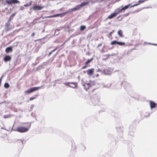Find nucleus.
I'll list each match as a JSON object with an SVG mask.
<instances>
[{
  "instance_id": "nucleus-1",
  "label": "nucleus",
  "mask_w": 157,
  "mask_h": 157,
  "mask_svg": "<svg viewBox=\"0 0 157 157\" xmlns=\"http://www.w3.org/2000/svg\"><path fill=\"white\" fill-rule=\"evenodd\" d=\"M2 1V3L4 5H11L13 4L19 3L20 2L18 0H5L6 2H4V0H0Z\"/></svg>"
},
{
  "instance_id": "nucleus-37",
  "label": "nucleus",
  "mask_w": 157,
  "mask_h": 157,
  "mask_svg": "<svg viewBox=\"0 0 157 157\" xmlns=\"http://www.w3.org/2000/svg\"><path fill=\"white\" fill-rule=\"evenodd\" d=\"M46 17L47 18L55 17L54 15V14H53V15H50V16H48L47 17Z\"/></svg>"
},
{
  "instance_id": "nucleus-63",
  "label": "nucleus",
  "mask_w": 157,
  "mask_h": 157,
  "mask_svg": "<svg viewBox=\"0 0 157 157\" xmlns=\"http://www.w3.org/2000/svg\"><path fill=\"white\" fill-rule=\"evenodd\" d=\"M31 124H30V125H29V127H30V126H31Z\"/></svg>"
},
{
  "instance_id": "nucleus-51",
  "label": "nucleus",
  "mask_w": 157,
  "mask_h": 157,
  "mask_svg": "<svg viewBox=\"0 0 157 157\" xmlns=\"http://www.w3.org/2000/svg\"><path fill=\"white\" fill-rule=\"evenodd\" d=\"M101 71V70L100 69H98V71H97V72H98V71Z\"/></svg>"
},
{
  "instance_id": "nucleus-8",
  "label": "nucleus",
  "mask_w": 157,
  "mask_h": 157,
  "mask_svg": "<svg viewBox=\"0 0 157 157\" xmlns=\"http://www.w3.org/2000/svg\"><path fill=\"white\" fill-rule=\"evenodd\" d=\"M44 7V6H40L39 5H36L33 6V9L34 10L38 11L42 10Z\"/></svg>"
},
{
  "instance_id": "nucleus-46",
  "label": "nucleus",
  "mask_w": 157,
  "mask_h": 157,
  "mask_svg": "<svg viewBox=\"0 0 157 157\" xmlns=\"http://www.w3.org/2000/svg\"><path fill=\"white\" fill-rule=\"evenodd\" d=\"M149 44H151L152 45H157V44H154V43H152V44H151V43H149Z\"/></svg>"
},
{
  "instance_id": "nucleus-55",
  "label": "nucleus",
  "mask_w": 157,
  "mask_h": 157,
  "mask_svg": "<svg viewBox=\"0 0 157 157\" xmlns=\"http://www.w3.org/2000/svg\"><path fill=\"white\" fill-rule=\"evenodd\" d=\"M33 107V105H31V108H32V107Z\"/></svg>"
},
{
  "instance_id": "nucleus-29",
  "label": "nucleus",
  "mask_w": 157,
  "mask_h": 157,
  "mask_svg": "<svg viewBox=\"0 0 157 157\" xmlns=\"http://www.w3.org/2000/svg\"><path fill=\"white\" fill-rule=\"evenodd\" d=\"M56 50V48H55L54 49H53V50H52L51 52H50L49 53L48 55V56L49 57V56H50L51 54H52Z\"/></svg>"
},
{
  "instance_id": "nucleus-6",
  "label": "nucleus",
  "mask_w": 157,
  "mask_h": 157,
  "mask_svg": "<svg viewBox=\"0 0 157 157\" xmlns=\"http://www.w3.org/2000/svg\"><path fill=\"white\" fill-rule=\"evenodd\" d=\"M88 4V2H83L81 4L76 6L78 10L81 9V8L86 5Z\"/></svg>"
},
{
  "instance_id": "nucleus-26",
  "label": "nucleus",
  "mask_w": 157,
  "mask_h": 157,
  "mask_svg": "<svg viewBox=\"0 0 157 157\" xmlns=\"http://www.w3.org/2000/svg\"><path fill=\"white\" fill-rule=\"evenodd\" d=\"M117 41L116 40H113L112 41L110 44L112 45H114L116 44H117Z\"/></svg>"
},
{
  "instance_id": "nucleus-47",
  "label": "nucleus",
  "mask_w": 157,
  "mask_h": 157,
  "mask_svg": "<svg viewBox=\"0 0 157 157\" xmlns=\"http://www.w3.org/2000/svg\"><path fill=\"white\" fill-rule=\"evenodd\" d=\"M82 86H83L84 87V88L86 87H85V86H86V84H85L82 83Z\"/></svg>"
},
{
  "instance_id": "nucleus-25",
  "label": "nucleus",
  "mask_w": 157,
  "mask_h": 157,
  "mask_svg": "<svg viewBox=\"0 0 157 157\" xmlns=\"http://www.w3.org/2000/svg\"><path fill=\"white\" fill-rule=\"evenodd\" d=\"M10 87L9 84L7 82L5 83L4 85V87L6 88H8Z\"/></svg>"
},
{
  "instance_id": "nucleus-57",
  "label": "nucleus",
  "mask_w": 157,
  "mask_h": 157,
  "mask_svg": "<svg viewBox=\"0 0 157 157\" xmlns=\"http://www.w3.org/2000/svg\"><path fill=\"white\" fill-rule=\"evenodd\" d=\"M105 56H107V57H108V56H107V55H105Z\"/></svg>"
},
{
  "instance_id": "nucleus-62",
  "label": "nucleus",
  "mask_w": 157,
  "mask_h": 157,
  "mask_svg": "<svg viewBox=\"0 0 157 157\" xmlns=\"http://www.w3.org/2000/svg\"><path fill=\"white\" fill-rule=\"evenodd\" d=\"M59 81V80H57L56 81Z\"/></svg>"
},
{
  "instance_id": "nucleus-49",
  "label": "nucleus",
  "mask_w": 157,
  "mask_h": 157,
  "mask_svg": "<svg viewBox=\"0 0 157 157\" xmlns=\"http://www.w3.org/2000/svg\"><path fill=\"white\" fill-rule=\"evenodd\" d=\"M101 0H95V2H101Z\"/></svg>"
},
{
  "instance_id": "nucleus-44",
  "label": "nucleus",
  "mask_w": 157,
  "mask_h": 157,
  "mask_svg": "<svg viewBox=\"0 0 157 157\" xmlns=\"http://www.w3.org/2000/svg\"><path fill=\"white\" fill-rule=\"evenodd\" d=\"M101 45H102V44L101 43L99 44H98V45L97 47L98 48L99 47H100L101 46Z\"/></svg>"
},
{
  "instance_id": "nucleus-31",
  "label": "nucleus",
  "mask_w": 157,
  "mask_h": 157,
  "mask_svg": "<svg viewBox=\"0 0 157 157\" xmlns=\"http://www.w3.org/2000/svg\"><path fill=\"white\" fill-rule=\"evenodd\" d=\"M11 116V115H4V116H3V117L4 118H9L10 117V116Z\"/></svg>"
},
{
  "instance_id": "nucleus-24",
  "label": "nucleus",
  "mask_w": 157,
  "mask_h": 157,
  "mask_svg": "<svg viewBox=\"0 0 157 157\" xmlns=\"http://www.w3.org/2000/svg\"><path fill=\"white\" fill-rule=\"evenodd\" d=\"M117 44L120 46H123L125 45V43L124 42L117 41Z\"/></svg>"
},
{
  "instance_id": "nucleus-35",
  "label": "nucleus",
  "mask_w": 157,
  "mask_h": 157,
  "mask_svg": "<svg viewBox=\"0 0 157 157\" xmlns=\"http://www.w3.org/2000/svg\"><path fill=\"white\" fill-rule=\"evenodd\" d=\"M139 5V4H138V3H136V4H135L133 5H132V6H131H131L130 7V8H132V7H134V6H137L138 5Z\"/></svg>"
},
{
  "instance_id": "nucleus-58",
  "label": "nucleus",
  "mask_w": 157,
  "mask_h": 157,
  "mask_svg": "<svg viewBox=\"0 0 157 157\" xmlns=\"http://www.w3.org/2000/svg\"><path fill=\"white\" fill-rule=\"evenodd\" d=\"M98 74H97V75H96V76L97 77H98Z\"/></svg>"
},
{
  "instance_id": "nucleus-32",
  "label": "nucleus",
  "mask_w": 157,
  "mask_h": 157,
  "mask_svg": "<svg viewBox=\"0 0 157 157\" xmlns=\"http://www.w3.org/2000/svg\"><path fill=\"white\" fill-rule=\"evenodd\" d=\"M144 2V0H140L138 2V3L140 5L141 3H143Z\"/></svg>"
},
{
  "instance_id": "nucleus-19",
  "label": "nucleus",
  "mask_w": 157,
  "mask_h": 157,
  "mask_svg": "<svg viewBox=\"0 0 157 157\" xmlns=\"http://www.w3.org/2000/svg\"><path fill=\"white\" fill-rule=\"evenodd\" d=\"M117 34L121 37H122L124 36L122 30H119L117 32Z\"/></svg>"
},
{
  "instance_id": "nucleus-14",
  "label": "nucleus",
  "mask_w": 157,
  "mask_h": 157,
  "mask_svg": "<svg viewBox=\"0 0 157 157\" xmlns=\"http://www.w3.org/2000/svg\"><path fill=\"white\" fill-rule=\"evenodd\" d=\"M92 101L94 104L96 105L98 103L99 101V100L98 98H95L93 99Z\"/></svg>"
},
{
  "instance_id": "nucleus-36",
  "label": "nucleus",
  "mask_w": 157,
  "mask_h": 157,
  "mask_svg": "<svg viewBox=\"0 0 157 157\" xmlns=\"http://www.w3.org/2000/svg\"><path fill=\"white\" fill-rule=\"evenodd\" d=\"M3 77H4L3 75H2L1 76V78H0V86H1V82H2V78H3Z\"/></svg>"
},
{
  "instance_id": "nucleus-45",
  "label": "nucleus",
  "mask_w": 157,
  "mask_h": 157,
  "mask_svg": "<svg viewBox=\"0 0 157 157\" xmlns=\"http://www.w3.org/2000/svg\"><path fill=\"white\" fill-rule=\"evenodd\" d=\"M35 34V33H33L32 34H31V36L33 37V36Z\"/></svg>"
},
{
  "instance_id": "nucleus-13",
  "label": "nucleus",
  "mask_w": 157,
  "mask_h": 157,
  "mask_svg": "<svg viewBox=\"0 0 157 157\" xmlns=\"http://www.w3.org/2000/svg\"><path fill=\"white\" fill-rule=\"evenodd\" d=\"M94 69L93 68L90 69H89L86 71L87 75L90 76H91L93 74Z\"/></svg>"
},
{
  "instance_id": "nucleus-30",
  "label": "nucleus",
  "mask_w": 157,
  "mask_h": 157,
  "mask_svg": "<svg viewBox=\"0 0 157 157\" xmlns=\"http://www.w3.org/2000/svg\"><path fill=\"white\" fill-rule=\"evenodd\" d=\"M10 21H8V20L7 22L6 23L5 25L6 27H8L10 26Z\"/></svg>"
},
{
  "instance_id": "nucleus-11",
  "label": "nucleus",
  "mask_w": 157,
  "mask_h": 157,
  "mask_svg": "<svg viewBox=\"0 0 157 157\" xmlns=\"http://www.w3.org/2000/svg\"><path fill=\"white\" fill-rule=\"evenodd\" d=\"M86 85L87 86V87H85V89L86 91L90 87H91L92 86L95 85V82H91L90 83H86Z\"/></svg>"
},
{
  "instance_id": "nucleus-12",
  "label": "nucleus",
  "mask_w": 157,
  "mask_h": 157,
  "mask_svg": "<svg viewBox=\"0 0 157 157\" xmlns=\"http://www.w3.org/2000/svg\"><path fill=\"white\" fill-rule=\"evenodd\" d=\"M123 84H124V86L125 88H128L130 87L131 86L130 84L128 82L124 81L122 82L121 83V86Z\"/></svg>"
},
{
  "instance_id": "nucleus-2",
  "label": "nucleus",
  "mask_w": 157,
  "mask_h": 157,
  "mask_svg": "<svg viewBox=\"0 0 157 157\" xmlns=\"http://www.w3.org/2000/svg\"><path fill=\"white\" fill-rule=\"evenodd\" d=\"M42 86L39 87H31L29 89L27 90H26L25 91L24 93H27L28 94H30V93L38 90L40 89L41 88Z\"/></svg>"
},
{
  "instance_id": "nucleus-28",
  "label": "nucleus",
  "mask_w": 157,
  "mask_h": 157,
  "mask_svg": "<svg viewBox=\"0 0 157 157\" xmlns=\"http://www.w3.org/2000/svg\"><path fill=\"white\" fill-rule=\"evenodd\" d=\"M115 32L114 30H113L112 31L109 33L108 35V37L109 38L112 36V34Z\"/></svg>"
},
{
  "instance_id": "nucleus-16",
  "label": "nucleus",
  "mask_w": 157,
  "mask_h": 157,
  "mask_svg": "<svg viewBox=\"0 0 157 157\" xmlns=\"http://www.w3.org/2000/svg\"><path fill=\"white\" fill-rule=\"evenodd\" d=\"M157 104L155 102L152 101H150V106L151 109H152L156 107Z\"/></svg>"
},
{
  "instance_id": "nucleus-21",
  "label": "nucleus",
  "mask_w": 157,
  "mask_h": 157,
  "mask_svg": "<svg viewBox=\"0 0 157 157\" xmlns=\"http://www.w3.org/2000/svg\"><path fill=\"white\" fill-rule=\"evenodd\" d=\"M129 131L131 132H134L136 131V128H133L131 126L129 128Z\"/></svg>"
},
{
  "instance_id": "nucleus-39",
  "label": "nucleus",
  "mask_w": 157,
  "mask_h": 157,
  "mask_svg": "<svg viewBox=\"0 0 157 157\" xmlns=\"http://www.w3.org/2000/svg\"><path fill=\"white\" fill-rule=\"evenodd\" d=\"M18 141L19 142H21L22 144H23V140L19 139L18 140Z\"/></svg>"
},
{
  "instance_id": "nucleus-23",
  "label": "nucleus",
  "mask_w": 157,
  "mask_h": 157,
  "mask_svg": "<svg viewBox=\"0 0 157 157\" xmlns=\"http://www.w3.org/2000/svg\"><path fill=\"white\" fill-rule=\"evenodd\" d=\"M86 26L85 25H81L80 27V30L81 31H82L86 29Z\"/></svg>"
},
{
  "instance_id": "nucleus-48",
  "label": "nucleus",
  "mask_w": 157,
  "mask_h": 157,
  "mask_svg": "<svg viewBox=\"0 0 157 157\" xmlns=\"http://www.w3.org/2000/svg\"><path fill=\"white\" fill-rule=\"evenodd\" d=\"M39 57H38L37 58H36V61H39Z\"/></svg>"
},
{
  "instance_id": "nucleus-61",
  "label": "nucleus",
  "mask_w": 157,
  "mask_h": 157,
  "mask_svg": "<svg viewBox=\"0 0 157 157\" xmlns=\"http://www.w3.org/2000/svg\"><path fill=\"white\" fill-rule=\"evenodd\" d=\"M89 52H87L86 53V54H89ZM87 55V54H86Z\"/></svg>"
},
{
  "instance_id": "nucleus-54",
  "label": "nucleus",
  "mask_w": 157,
  "mask_h": 157,
  "mask_svg": "<svg viewBox=\"0 0 157 157\" xmlns=\"http://www.w3.org/2000/svg\"><path fill=\"white\" fill-rule=\"evenodd\" d=\"M103 106L104 107L105 109H106V107L105 106V105H103Z\"/></svg>"
},
{
  "instance_id": "nucleus-60",
  "label": "nucleus",
  "mask_w": 157,
  "mask_h": 157,
  "mask_svg": "<svg viewBox=\"0 0 157 157\" xmlns=\"http://www.w3.org/2000/svg\"><path fill=\"white\" fill-rule=\"evenodd\" d=\"M83 73H86V71H83Z\"/></svg>"
},
{
  "instance_id": "nucleus-43",
  "label": "nucleus",
  "mask_w": 157,
  "mask_h": 157,
  "mask_svg": "<svg viewBox=\"0 0 157 157\" xmlns=\"http://www.w3.org/2000/svg\"><path fill=\"white\" fill-rule=\"evenodd\" d=\"M24 7L22 6H21L20 8V10H24Z\"/></svg>"
},
{
  "instance_id": "nucleus-3",
  "label": "nucleus",
  "mask_w": 157,
  "mask_h": 157,
  "mask_svg": "<svg viewBox=\"0 0 157 157\" xmlns=\"http://www.w3.org/2000/svg\"><path fill=\"white\" fill-rule=\"evenodd\" d=\"M29 128L25 127H19L17 128L16 130H14V131H17L21 133H24L28 132Z\"/></svg>"
},
{
  "instance_id": "nucleus-22",
  "label": "nucleus",
  "mask_w": 157,
  "mask_h": 157,
  "mask_svg": "<svg viewBox=\"0 0 157 157\" xmlns=\"http://www.w3.org/2000/svg\"><path fill=\"white\" fill-rule=\"evenodd\" d=\"M94 58H92L90 59H88L87 61H86L85 63V64L86 65H87L88 64H89L90 63L91 61L92 60H93Z\"/></svg>"
},
{
  "instance_id": "nucleus-7",
  "label": "nucleus",
  "mask_w": 157,
  "mask_h": 157,
  "mask_svg": "<svg viewBox=\"0 0 157 157\" xmlns=\"http://www.w3.org/2000/svg\"><path fill=\"white\" fill-rule=\"evenodd\" d=\"M131 4H128L127 5H125L123 7H122L121 8V7L118 8L120 12H121L122 11H124L127 9H128L130 6H131Z\"/></svg>"
},
{
  "instance_id": "nucleus-20",
  "label": "nucleus",
  "mask_w": 157,
  "mask_h": 157,
  "mask_svg": "<svg viewBox=\"0 0 157 157\" xmlns=\"http://www.w3.org/2000/svg\"><path fill=\"white\" fill-rule=\"evenodd\" d=\"M117 132H123V130L121 127H117L116 128Z\"/></svg>"
},
{
  "instance_id": "nucleus-64",
  "label": "nucleus",
  "mask_w": 157,
  "mask_h": 157,
  "mask_svg": "<svg viewBox=\"0 0 157 157\" xmlns=\"http://www.w3.org/2000/svg\"><path fill=\"white\" fill-rule=\"evenodd\" d=\"M122 18H121V19L120 20H121V19H122Z\"/></svg>"
},
{
  "instance_id": "nucleus-4",
  "label": "nucleus",
  "mask_w": 157,
  "mask_h": 157,
  "mask_svg": "<svg viewBox=\"0 0 157 157\" xmlns=\"http://www.w3.org/2000/svg\"><path fill=\"white\" fill-rule=\"evenodd\" d=\"M120 12L117 9H116L113 13H111L109 16L107 18V19H112L114 17H115Z\"/></svg>"
},
{
  "instance_id": "nucleus-18",
  "label": "nucleus",
  "mask_w": 157,
  "mask_h": 157,
  "mask_svg": "<svg viewBox=\"0 0 157 157\" xmlns=\"http://www.w3.org/2000/svg\"><path fill=\"white\" fill-rule=\"evenodd\" d=\"M54 15L55 17H62L63 16H64L63 13H60L55 14H54Z\"/></svg>"
},
{
  "instance_id": "nucleus-10",
  "label": "nucleus",
  "mask_w": 157,
  "mask_h": 157,
  "mask_svg": "<svg viewBox=\"0 0 157 157\" xmlns=\"http://www.w3.org/2000/svg\"><path fill=\"white\" fill-rule=\"evenodd\" d=\"M11 59V57L10 56L7 55H5L3 58L4 61L6 63L10 61Z\"/></svg>"
},
{
  "instance_id": "nucleus-9",
  "label": "nucleus",
  "mask_w": 157,
  "mask_h": 157,
  "mask_svg": "<svg viewBox=\"0 0 157 157\" xmlns=\"http://www.w3.org/2000/svg\"><path fill=\"white\" fill-rule=\"evenodd\" d=\"M77 10H78L77 8V7L76 6H75L73 8L68 9L66 12H63V13L65 15L66 14H67L68 13H70L71 12L75 11Z\"/></svg>"
},
{
  "instance_id": "nucleus-33",
  "label": "nucleus",
  "mask_w": 157,
  "mask_h": 157,
  "mask_svg": "<svg viewBox=\"0 0 157 157\" xmlns=\"http://www.w3.org/2000/svg\"><path fill=\"white\" fill-rule=\"evenodd\" d=\"M31 4V3L30 2V3H29V4L27 3L26 4H24V6L26 7L28 6L29 5H30Z\"/></svg>"
},
{
  "instance_id": "nucleus-42",
  "label": "nucleus",
  "mask_w": 157,
  "mask_h": 157,
  "mask_svg": "<svg viewBox=\"0 0 157 157\" xmlns=\"http://www.w3.org/2000/svg\"><path fill=\"white\" fill-rule=\"evenodd\" d=\"M87 67V66L86 65H85L84 66H83V67H82V69H85Z\"/></svg>"
},
{
  "instance_id": "nucleus-41",
  "label": "nucleus",
  "mask_w": 157,
  "mask_h": 157,
  "mask_svg": "<svg viewBox=\"0 0 157 157\" xmlns=\"http://www.w3.org/2000/svg\"><path fill=\"white\" fill-rule=\"evenodd\" d=\"M43 64H42V65L41 64V66H38L37 67L36 69H40V67L42 66H43Z\"/></svg>"
},
{
  "instance_id": "nucleus-15",
  "label": "nucleus",
  "mask_w": 157,
  "mask_h": 157,
  "mask_svg": "<svg viewBox=\"0 0 157 157\" xmlns=\"http://www.w3.org/2000/svg\"><path fill=\"white\" fill-rule=\"evenodd\" d=\"M13 51V47L12 46H10L6 48L5 49V51L7 53H9L10 52H12Z\"/></svg>"
},
{
  "instance_id": "nucleus-40",
  "label": "nucleus",
  "mask_w": 157,
  "mask_h": 157,
  "mask_svg": "<svg viewBox=\"0 0 157 157\" xmlns=\"http://www.w3.org/2000/svg\"><path fill=\"white\" fill-rule=\"evenodd\" d=\"M35 98H36L35 97H31L30 98L29 100L32 101V100H33V99H35Z\"/></svg>"
},
{
  "instance_id": "nucleus-56",
  "label": "nucleus",
  "mask_w": 157,
  "mask_h": 157,
  "mask_svg": "<svg viewBox=\"0 0 157 157\" xmlns=\"http://www.w3.org/2000/svg\"><path fill=\"white\" fill-rule=\"evenodd\" d=\"M120 17V16H118V17H117V19H118V18Z\"/></svg>"
},
{
  "instance_id": "nucleus-59",
  "label": "nucleus",
  "mask_w": 157,
  "mask_h": 157,
  "mask_svg": "<svg viewBox=\"0 0 157 157\" xmlns=\"http://www.w3.org/2000/svg\"><path fill=\"white\" fill-rule=\"evenodd\" d=\"M106 59H102V60H105Z\"/></svg>"
},
{
  "instance_id": "nucleus-5",
  "label": "nucleus",
  "mask_w": 157,
  "mask_h": 157,
  "mask_svg": "<svg viewBox=\"0 0 157 157\" xmlns=\"http://www.w3.org/2000/svg\"><path fill=\"white\" fill-rule=\"evenodd\" d=\"M64 84L67 86L73 88H76L77 87V83L74 82H67L64 83Z\"/></svg>"
},
{
  "instance_id": "nucleus-27",
  "label": "nucleus",
  "mask_w": 157,
  "mask_h": 157,
  "mask_svg": "<svg viewBox=\"0 0 157 157\" xmlns=\"http://www.w3.org/2000/svg\"><path fill=\"white\" fill-rule=\"evenodd\" d=\"M104 72L105 75H109L110 74V72L105 69L104 70Z\"/></svg>"
},
{
  "instance_id": "nucleus-34",
  "label": "nucleus",
  "mask_w": 157,
  "mask_h": 157,
  "mask_svg": "<svg viewBox=\"0 0 157 157\" xmlns=\"http://www.w3.org/2000/svg\"><path fill=\"white\" fill-rule=\"evenodd\" d=\"M17 58H16L14 61L13 63L14 64V66H15L16 65V62L17 61Z\"/></svg>"
},
{
  "instance_id": "nucleus-53",
  "label": "nucleus",
  "mask_w": 157,
  "mask_h": 157,
  "mask_svg": "<svg viewBox=\"0 0 157 157\" xmlns=\"http://www.w3.org/2000/svg\"><path fill=\"white\" fill-rule=\"evenodd\" d=\"M62 82V81H60L59 82V84H61V83Z\"/></svg>"
},
{
  "instance_id": "nucleus-38",
  "label": "nucleus",
  "mask_w": 157,
  "mask_h": 157,
  "mask_svg": "<svg viewBox=\"0 0 157 157\" xmlns=\"http://www.w3.org/2000/svg\"><path fill=\"white\" fill-rule=\"evenodd\" d=\"M129 14V13H127L126 14H124L123 15V17H127L128 16Z\"/></svg>"
},
{
  "instance_id": "nucleus-52",
  "label": "nucleus",
  "mask_w": 157,
  "mask_h": 157,
  "mask_svg": "<svg viewBox=\"0 0 157 157\" xmlns=\"http://www.w3.org/2000/svg\"><path fill=\"white\" fill-rule=\"evenodd\" d=\"M6 101H3L2 102V103H0V104H2V103H5Z\"/></svg>"
},
{
  "instance_id": "nucleus-50",
  "label": "nucleus",
  "mask_w": 157,
  "mask_h": 157,
  "mask_svg": "<svg viewBox=\"0 0 157 157\" xmlns=\"http://www.w3.org/2000/svg\"><path fill=\"white\" fill-rule=\"evenodd\" d=\"M59 31H60V29H56L55 30V32H56V31H57L59 32Z\"/></svg>"
},
{
  "instance_id": "nucleus-17",
  "label": "nucleus",
  "mask_w": 157,
  "mask_h": 157,
  "mask_svg": "<svg viewBox=\"0 0 157 157\" xmlns=\"http://www.w3.org/2000/svg\"><path fill=\"white\" fill-rule=\"evenodd\" d=\"M17 12H15L14 13H13L10 17L8 19V21H12L14 17L16 15Z\"/></svg>"
}]
</instances>
